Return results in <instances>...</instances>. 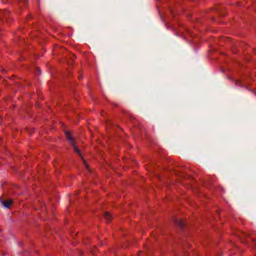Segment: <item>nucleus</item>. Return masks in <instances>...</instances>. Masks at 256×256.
I'll return each instance as SVG.
<instances>
[{
    "label": "nucleus",
    "instance_id": "nucleus-6",
    "mask_svg": "<svg viewBox=\"0 0 256 256\" xmlns=\"http://www.w3.org/2000/svg\"><path fill=\"white\" fill-rule=\"evenodd\" d=\"M84 165H85V169H87V171H89V166H87V163H85V160H84Z\"/></svg>",
    "mask_w": 256,
    "mask_h": 256
},
{
    "label": "nucleus",
    "instance_id": "nucleus-4",
    "mask_svg": "<svg viewBox=\"0 0 256 256\" xmlns=\"http://www.w3.org/2000/svg\"><path fill=\"white\" fill-rule=\"evenodd\" d=\"M103 218H105V220H107V222H111L112 216H111V214H109V212H105L103 214Z\"/></svg>",
    "mask_w": 256,
    "mask_h": 256
},
{
    "label": "nucleus",
    "instance_id": "nucleus-5",
    "mask_svg": "<svg viewBox=\"0 0 256 256\" xmlns=\"http://www.w3.org/2000/svg\"><path fill=\"white\" fill-rule=\"evenodd\" d=\"M235 85L239 86V87H242V88H245L246 85L244 84V82L240 81V80H237L235 81Z\"/></svg>",
    "mask_w": 256,
    "mask_h": 256
},
{
    "label": "nucleus",
    "instance_id": "nucleus-3",
    "mask_svg": "<svg viewBox=\"0 0 256 256\" xmlns=\"http://www.w3.org/2000/svg\"><path fill=\"white\" fill-rule=\"evenodd\" d=\"M175 223H176L177 227H179L181 229L185 228V221L184 220H177L176 219Z\"/></svg>",
    "mask_w": 256,
    "mask_h": 256
},
{
    "label": "nucleus",
    "instance_id": "nucleus-2",
    "mask_svg": "<svg viewBox=\"0 0 256 256\" xmlns=\"http://www.w3.org/2000/svg\"><path fill=\"white\" fill-rule=\"evenodd\" d=\"M12 203H13V201H11V200H2L1 201L2 206L6 209H10Z\"/></svg>",
    "mask_w": 256,
    "mask_h": 256
},
{
    "label": "nucleus",
    "instance_id": "nucleus-1",
    "mask_svg": "<svg viewBox=\"0 0 256 256\" xmlns=\"http://www.w3.org/2000/svg\"><path fill=\"white\" fill-rule=\"evenodd\" d=\"M66 139L69 142V144L73 147L74 149V153L78 154V156L82 157V154L80 153V150L78 149V147H76L75 145V140L74 138L71 136V133L66 132Z\"/></svg>",
    "mask_w": 256,
    "mask_h": 256
}]
</instances>
